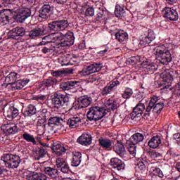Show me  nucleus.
<instances>
[{"label": "nucleus", "instance_id": "f3484780", "mask_svg": "<svg viewBox=\"0 0 180 180\" xmlns=\"http://www.w3.org/2000/svg\"><path fill=\"white\" fill-rule=\"evenodd\" d=\"M92 102V98L89 96H82L77 99V102H75V105H79V108L84 109L88 108Z\"/></svg>", "mask_w": 180, "mask_h": 180}, {"label": "nucleus", "instance_id": "58836bf2", "mask_svg": "<svg viewBox=\"0 0 180 180\" xmlns=\"http://www.w3.org/2000/svg\"><path fill=\"white\" fill-rule=\"evenodd\" d=\"M52 150L56 155H63L67 151L65 147L61 146L60 144L53 146Z\"/></svg>", "mask_w": 180, "mask_h": 180}, {"label": "nucleus", "instance_id": "49530a36", "mask_svg": "<svg viewBox=\"0 0 180 180\" xmlns=\"http://www.w3.org/2000/svg\"><path fill=\"white\" fill-rule=\"evenodd\" d=\"M133 95V90L130 88H126L124 92L122 94V97L124 99H129Z\"/></svg>", "mask_w": 180, "mask_h": 180}, {"label": "nucleus", "instance_id": "9b49d317", "mask_svg": "<svg viewBox=\"0 0 180 180\" xmlns=\"http://www.w3.org/2000/svg\"><path fill=\"white\" fill-rule=\"evenodd\" d=\"M162 13L166 19H168V20H172V22H176V20H178V19H179L178 12L176 11V10L172 8L165 7L162 11Z\"/></svg>", "mask_w": 180, "mask_h": 180}, {"label": "nucleus", "instance_id": "8fccbe9b", "mask_svg": "<svg viewBox=\"0 0 180 180\" xmlns=\"http://www.w3.org/2000/svg\"><path fill=\"white\" fill-rule=\"evenodd\" d=\"M67 161L65 159L63 158H58L56 159V167L57 168H61V167H64L65 165H67Z\"/></svg>", "mask_w": 180, "mask_h": 180}, {"label": "nucleus", "instance_id": "09e8293b", "mask_svg": "<svg viewBox=\"0 0 180 180\" xmlns=\"http://www.w3.org/2000/svg\"><path fill=\"white\" fill-rule=\"evenodd\" d=\"M146 162H144L143 163H136V169L137 171L141 172V174H143V172H146V170L147 169V168L146 167Z\"/></svg>", "mask_w": 180, "mask_h": 180}, {"label": "nucleus", "instance_id": "ddd939ff", "mask_svg": "<svg viewBox=\"0 0 180 180\" xmlns=\"http://www.w3.org/2000/svg\"><path fill=\"white\" fill-rule=\"evenodd\" d=\"M155 39V34L153 30H148L147 34L141 36L139 41V47H145L147 44H150Z\"/></svg>", "mask_w": 180, "mask_h": 180}, {"label": "nucleus", "instance_id": "dca6fc26", "mask_svg": "<svg viewBox=\"0 0 180 180\" xmlns=\"http://www.w3.org/2000/svg\"><path fill=\"white\" fill-rule=\"evenodd\" d=\"M110 165L115 172L124 171L126 165L124 162L122 161L117 158H113L110 160Z\"/></svg>", "mask_w": 180, "mask_h": 180}, {"label": "nucleus", "instance_id": "423d86ee", "mask_svg": "<svg viewBox=\"0 0 180 180\" xmlns=\"http://www.w3.org/2000/svg\"><path fill=\"white\" fill-rule=\"evenodd\" d=\"M59 35V49L60 47H70L74 44L75 41V37H74V32L71 31H67L65 34L63 32H58Z\"/></svg>", "mask_w": 180, "mask_h": 180}, {"label": "nucleus", "instance_id": "7c9ffc66", "mask_svg": "<svg viewBox=\"0 0 180 180\" xmlns=\"http://www.w3.org/2000/svg\"><path fill=\"white\" fill-rule=\"evenodd\" d=\"M82 161V153L81 152H73L72 158L71 160L72 167H79Z\"/></svg>", "mask_w": 180, "mask_h": 180}, {"label": "nucleus", "instance_id": "de8ad7c7", "mask_svg": "<svg viewBox=\"0 0 180 180\" xmlns=\"http://www.w3.org/2000/svg\"><path fill=\"white\" fill-rule=\"evenodd\" d=\"M169 77H170L169 79L165 78L163 79L162 85H165L163 89H168V88H169V86L172 84V76L169 75Z\"/></svg>", "mask_w": 180, "mask_h": 180}, {"label": "nucleus", "instance_id": "a878e982", "mask_svg": "<svg viewBox=\"0 0 180 180\" xmlns=\"http://www.w3.org/2000/svg\"><path fill=\"white\" fill-rule=\"evenodd\" d=\"M18 74L15 72H10L8 76L6 77L4 80V84H6V86L11 89L12 88V84H15L18 79Z\"/></svg>", "mask_w": 180, "mask_h": 180}, {"label": "nucleus", "instance_id": "5701e85b", "mask_svg": "<svg viewBox=\"0 0 180 180\" xmlns=\"http://www.w3.org/2000/svg\"><path fill=\"white\" fill-rule=\"evenodd\" d=\"M44 171L46 175L49 176V178H52V179H57L60 176V172L56 168L46 167H44Z\"/></svg>", "mask_w": 180, "mask_h": 180}, {"label": "nucleus", "instance_id": "774afa93", "mask_svg": "<svg viewBox=\"0 0 180 180\" xmlns=\"http://www.w3.org/2000/svg\"><path fill=\"white\" fill-rule=\"evenodd\" d=\"M71 64H72V63H71L70 62V59H68V58H67L66 57H64V58H63V59H62V65L63 66H64V65H70Z\"/></svg>", "mask_w": 180, "mask_h": 180}, {"label": "nucleus", "instance_id": "20e7f679", "mask_svg": "<svg viewBox=\"0 0 180 180\" xmlns=\"http://www.w3.org/2000/svg\"><path fill=\"white\" fill-rule=\"evenodd\" d=\"M103 68V65L102 63H94L91 65H89L86 68H84L82 70L77 72V77L79 78H82L84 77H86L88 75H91V74H95V72H99Z\"/></svg>", "mask_w": 180, "mask_h": 180}, {"label": "nucleus", "instance_id": "0e129e2a", "mask_svg": "<svg viewBox=\"0 0 180 180\" xmlns=\"http://www.w3.org/2000/svg\"><path fill=\"white\" fill-rule=\"evenodd\" d=\"M173 139L175 140L176 143H177L178 146H180V134L176 133L173 135Z\"/></svg>", "mask_w": 180, "mask_h": 180}, {"label": "nucleus", "instance_id": "4be33fe9", "mask_svg": "<svg viewBox=\"0 0 180 180\" xmlns=\"http://www.w3.org/2000/svg\"><path fill=\"white\" fill-rule=\"evenodd\" d=\"M82 122V119L81 117L75 115L68 120L67 124L69 125L70 129H76Z\"/></svg>", "mask_w": 180, "mask_h": 180}, {"label": "nucleus", "instance_id": "f704fd0d", "mask_svg": "<svg viewBox=\"0 0 180 180\" xmlns=\"http://www.w3.org/2000/svg\"><path fill=\"white\" fill-rule=\"evenodd\" d=\"M63 120L59 117H51L49 118L48 124L51 127H56V126H61Z\"/></svg>", "mask_w": 180, "mask_h": 180}, {"label": "nucleus", "instance_id": "052dcab7", "mask_svg": "<svg viewBox=\"0 0 180 180\" xmlns=\"http://www.w3.org/2000/svg\"><path fill=\"white\" fill-rule=\"evenodd\" d=\"M56 3L59 5H65L68 6V5H71V0H56Z\"/></svg>", "mask_w": 180, "mask_h": 180}, {"label": "nucleus", "instance_id": "bf43d9fd", "mask_svg": "<svg viewBox=\"0 0 180 180\" xmlns=\"http://www.w3.org/2000/svg\"><path fill=\"white\" fill-rule=\"evenodd\" d=\"M9 11V10L6 9V10H0V18H1V19H6V20H9V17L6 15H5L6 12Z\"/></svg>", "mask_w": 180, "mask_h": 180}, {"label": "nucleus", "instance_id": "ea45409f", "mask_svg": "<svg viewBox=\"0 0 180 180\" xmlns=\"http://www.w3.org/2000/svg\"><path fill=\"white\" fill-rule=\"evenodd\" d=\"M15 46L18 50L22 51L25 50V49H30V47H34V46H30L29 43L25 41H18L15 43Z\"/></svg>", "mask_w": 180, "mask_h": 180}, {"label": "nucleus", "instance_id": "c03bdc74", "mask_svg": "<svg viewBox=\"0 0 180 180\" xmlns=\"http://www.w3.org/2000/svg\"><path fill=\"white\" fill-rule=\"evenodd\" d=\"M56 82L57 79L49 77V79L43 81L42 85L43 86H45V88H50V86H53V85H54V84H56Z\"/></svg>", "mask_w": 180, "mask_h": 180}, {"label": "nucleus", "instance_id": "412c9836", "mask_svg": "<svg viewBox=\"0 0 180 180\" xmlns=\"http://www.w3.org/2000/svg\"><path fill=\"white\" fill-rule=\"evenodd\" d=\"M115 39L120 44H126L129 40V34L122 30L115 33Z\"/></svg>", "mask_w": 180, "mask_h": 180}, {"label": "nucleus", "instance_id": "c85d7f7f", "mask_svg": "<svg viewBox=\"0 0 180 180\" xmlns=\"http://www.w3.org/2000/svg\"><path fill=\"white\" fill-rule=\"evenodd\" d=\"M77 143L82 146H89L92 143V136L88 134H83L77 139Z\"/></svg>", "mask_w": 180, "mask_h": 180}, {"label": "nucleus", "instance_id": "c756f323", "mask_svg": "<svg viewBox=\"0 0 180 180\" xmlns=\"http://www.w3.org/2000/svg\"><path fill=\"white\" fill-rule=\"evenodd\" d=\"M114 151L120 155V157H124V154H126V149L124 148V145L122 141H117L114 146Z\"/></svg>", "mask_w": 180, "mask_h": 180}, {"label": "nucleus", "instance_id": "7ed1b4c3", "mask_svg": "<svg viewBox=\"0 0 180 180\" xmlns=\"http://www.w3.org/2000/svg\"><path fill=\"white\" fill-rule=\"evenodd\" d=\"M1 161H4L7 168H12L13 169L18 168L21 162L20 157L13 154H4L1 156Z\"/></svg>", "mask_w": 180, "mask_h": 180}, {"label": "nucleus", "instance_id": "f257e3e1", "mask_svg": "<svg viewBox=\"0 0 180 180\" xmlns=\"http://www.w3.org/2000/svg\"><path fill=\"white\" fill-rule=\"evenodd\" d=\"M153 53L158 61L164 65H167L172 61L171 52H169V50L165 49L164 45L155 47L153 50Z\"/></svg>", "mask_w": 180, "mask_h": 180}, {"label": "nucleus", "instance_id": "79ce46f5", "mask_svg": "<svg viewBox=\"0 0 180 180\" xmlns=\"http://www.w3.org/2000/svg\"><path fill=\"white\" fill-rule=\"evenodd\" d=\"M152 174L155 176H159V178H167V174H164L162 171H161V169L158 167H152Z\"/></svg>", "mask_w": 180, "mask_h": 180}, {"label": "nucleus", "instance_id": "f8f14e48", "mask_svg": "<svg viewBox=\"0 0 180 180\" xmlns=\"http://www.w3.org/2000/svg\"><path fill=\"white\" fill-rule=\"evenodd\" d=\"M25 34H26V30H25L23 27H16L9 31L8 33V39L19 40V39L23 37Z\"/></svg>", "mask_w": 180, "mask_h": 180}, {"label": "nucleus", "instance_id": "69168bd1", "mask_svg": "<svg viewBox=\"0 0 180 180\" xmlns=\"http://www.w3.org/2000/svg\"><path fill=\"white\" fill-rule=\"evenodd\" d=\"M52 51H54V49H53L52 48H49V47H43L42 49H41V52L44 53V54H47L49 53H51Z\"/></svg>", "mask_w": 180, "mask_h": 180}, {"label": "nucleus", "instance_id": "e2e57ef3", "mask_svg": "<svg viewBox=\"0 0 180 180\" xmlns=\"http://www.w3.org/2000/svg\"><path fill=\"white\" fill-rule=\"evenodd\" d=\"M64 73V70H56L52 72V75L53 77H61Z\"/></svg>", "mask_w": 180, "mask_h": 180}, {"label": "nucleus", "instance_id": "6ab92c4d", "mask_svg": "<svg viewBox=\"0 0 180 180\" xmlns=\"http://www.w3.org/2000/svg\"><path fill=\"white\" fill-rule=\"evenodd\" d=\"M79 84V82L76 80L65 82L60 84V88L63 91H71V89L77 88Z\"/></svg>", "mask_w": 180, "mask_h": 180}, {"label": "nucleus", "instance_id": "37998d69", "mask_svg": "<svg viewBox=\"0 0 180 180\" xmlns=\"http://www.w3.org/2000/svg\"><path fill=\"white\" fill-rule=\"evenodd\" d=\"M127 147L128 148V151H129V154L132 157H136V153L137 151V150L136 149V144L131 143L127 141Z\"/></svg>", "mask_w": 180, "mask_h": 180}, {"label": "nucleus", "instance_id": "72a5a7b5", "mask_svg": "<svg viewBox=\"0 0 180 180\" xmlns=\"http://www.w3.org/2000/svg\"><path fill=\"white\" fill-rule=\"evenodd\" d=\"M143 140H144V136H143L142 134L136 133L132 135L128 141L136 145L139 144V143H141Z\"/></svg>", "mask_w": 180, "mask_h": 180}, {"label": "nucleus", "instance_id": "4c0bfd02", "mask_svg": "<svg viewBox=\"0 0 180 180\" xmlns=\"http://www.w3.org/2000/svg\"><path fill=\"white\" fill-rule=\"evenodd\" d=\"M19 115V110L13 107H11L6 111V116L8 118L12 120L15 119Z\"/></svg>", "mask_w": 180, "mask_h": 180}, {"label": "nucleus", "instance_id": "13d9d810", "mask_svg": "<svg viewBox=\"0 0 180 180\" xmlns=\"http://www.w3.org/2000/svg\"><path fill=\"white\" fill-rule=\"evenodd\" d=\"M140 116H141L140 114H139L138 112L135 111V110L134 109L132 112L130 114V117L131 119V120H137L136 119L138 117H140Z\"/></svg>", "mask_w": 180, "mask_h": 180}, {"label": "nucleus", "instance_id": "a19ab883", "mask_svg": "<svg viewBox=\"0 0 180 180\" xmlns=\"http://www.w3.org/2000/svg\"><path fill=\"white\" fill-rule=\"evenodd\" d=\"M124 6L117 4L115 9V15L116 18H123L125 13Z\"/></svg>", "mask_w": 180, "mask_h": 180}, {"label": "nucleus", "instance_id": "3c124183", "mask_svg": "<svg viewBox=\"0 0 180 180\" xmlns=\"http://www.w3.org/2000/svg\"><path fill=\"white\" fill-rule=\"evenodd\" d=\"M148 155L152 158H160V157H162V154L155 151V150H150L148 152Z\"/></svg>", "mask_w": 180, "mask_h": 180}, {"label": "nucleus", "instance_id": "a18cd8bd", "mask_svg": "<svg viewBox=\"0 0 180 180\" xmlns=\"http://www.w3.org/2000/svg\"><path fill=\"white\" fill-rule=\"evenodd\" d=\"M134 109L141 116V115H143V112L146 110V105H144V103H143V100L141 101Z\"/></svg>", "mask_w": 180, "mask_h": 180}, {"label": "nucleus", "instance_id": "aec40b11", "mask_svg": "<svg viewBox=\"0 0 180 180\" xmlns=\"http://www.w3.org/2000/svg\"><path fill=\"white\" fill-rule=\"evenodd\" d=\"M119 85H120L119 80L110 82L109 84L103 88L102 94L109 95V94H112V91H113L116 86H119Z\"/></svg>", "mask_w": 180, "mask_h": 180}, {"label": "nucleus", "instance_id": "bb28decb", "mask_svg": "<svg viewBox=\"0 0 180 180\" xmlns=\"http://www.w3.org/2000/svg\"><path fill=\"white\" fill-rule=\"evenodd\" d=\"M26 176L27 180H47V176L43 173L29 172Z\"/></svg>", "mask_w": 180, "mask_h": 180}, {"label": "nucleus", "instance_id": "338daca9", "mask_svg": "<svg viewBox=\"0 0 180 180\" xmlns=\"http://www.w3.org/2000/svg\"><path fill=\"white\" fill-rule=\"evenodd\" d=\"M13 71V72H15V74H17V77H20V75H19L20 72H22V68H20V67L14 66Z\"/></svg>", "mask_w": 180, "mask_h": 180}, {"label": "nucleus", "instance_id": "39448f33", "mask_svg": "<svg viewBox=\"0 0 180 180\" xmlns=\"http://www.w3.org/2000/svg\"><path fill=\"white\" fill-rule=\"evenodd\" d=\"M52 106L55 109H60L63 108L65 103H68L70 101V96L67 94H63L61 93H56L53 96H51Z\"/></svg>", "mask_w": 180, "mask_h": 180}, {"label": "nucleus", "instance_id": "9d476101", "mask_svg": "<svg viewBox=\"0 0 180 180\" xmlns=\"http://www.w3.org/2000/svg\"><path fill=\"white\" fill-rule=\"evenodd\" d=\"M30 16H32V10L30 8H21L17 11L15 20L19 23H23V21Z\"/></svg>", "mask_w": 180, "mask_h": 180}, {"label": "nucleus", "instance_id": "4468645a", "mask_svg": "<svg viewBox=\"0 0 180 180\" xmlns=\"http://www.w3.org/2000/svg\"><path fill=\"white\" fill-rule=\"evenodd\" d=\"M46 33V27L44 25H39L36 28L31 30L28 33V37L32 39H37L41 36H44Z\"/></svg>", "mask_w": 180, "mask_h": 180}, {"label": "nucleus", "instance_id": "393cba45", "mask_svg": "<svg viewBox=\"0 0 180 180\" xmlns=\"http://www.w3.org/2000/svg\"><path fill=\"white\" fill-rule=\"evenodd\" d=\"M30 80L29 79H17L15 83L11 84V91H16L18 89H22L24 86H26Z\"/></svg>", "mask_w": 180, "mask_h": 180}, {"label": "nucleus", "instance_id": "2f4dec72", "mask_svg": "<svg viewBox=\"0 0 180 180\" xmlns=\"http://www.w3.org/2000/svg\"><path fill=\"white\" fill-rule=\"evenodd\" d=\"M161 144V137L158 135L153 136L148 142L150 148H158Z\"/></svg>", "mask_w": 180, "mask_h": 180}, {"label": "nucleus", "instance_id": "6e6552de", "mask_svg": "<svg viewBox=\"0 0 180 180\" xmlns=\"http://www.w3.org/2000/svg\"><path fill=\"white\" fill-rule=\"evenodd\" d=\"M69 24L67 20H58L52 21L48 25V27L51 32H56V33H60L66 30L68 28Z\"/></svg>", "mask_w": 180, "mask_h": 180}, {"label": "nucleus", "instance_id": "cd10ccee", "mask_svg": "<svg viewBox=\"0 0 180 180\" xmlns=\"http://www.w3.org/2000/svg\"><path fill=\"white\" fill-rule=\"evenodd\" d=\"M142 68L148 74H154L157 71V67L154 63L144 61L142 63Z\"/></svg>", "mask_w": 180, "mask_h": 180}, {"label": "nucleus", "instance_id": "680f3d73", "mask_svg": "<svg viewBox=\"0 0 180 180\" xmlns=\"http://www.w3.org/2000/svg\"><path fill=\"white\" fill-rule=\"evenodd\" d=\"M174 94V95H176V96H180V82H179L178 84L175 85Z\"/></svg>", "mask_w": 180, "mask_h": 180}, {"label": "nucleus", "instance_id": "c9c22d12", "mask_svg": "<svg viewBox=\"0 0 180 180\" xmlns=\"http://www.w3.org/2000/svg\"><path fill=\"white\" fill-rule=\"evenodd\" d=\"M37 112V110H36V107L33 105V104H30L23 112V115L25 117H29L33 116V115H36Z\"/></svg>", "mask_w": 180, "mask_h": 180}, {"label": "nucleus", "instance_id": "473e14b6", "mask_svg": "<svg viewBox=\"0 0 180 180\" xmlns=\"http://www.w3.org/2000/svg\"><path fill=\"white\" fill-rule=\"evenodd\" d=\"M104 105L107 109H109L110 110H115V109H117L119 103H117V101L115 98L111 97L105 102Z\"/></svg>", "mask_w": 180, "mask_h": 180}, {"label": "nucleus", "instance_id": "6e6d98bb", "mask_svg": "<svg viewBox=\"0 0 180 180\" xmlns=\"http://www.w3.org/2000/svg\"><path fill=\"white\" fill-rule=\"evenodd\" d=\"M46 154H47V149L43 147H40L38 152V155L39 158H43L44 157H45Z\"/></svg>", "mask_w": 180, "mask_h": 180}, {"label": "nucleus", "instance_id": "f03ea898", "mask_svg": "<svg viewBox=\"0 0 180 180\" xmlns=\"http://www.w3.org/2000/svg\"><path fill=\"white\" fill-rule=\"evenodd\" d=\"M164 106H165L164 103L160 101V96L153 95L150 97V100L146 107V112L149 113L152 110L153 113L160 115L164 109Z\"/></svg>", "mask_w": 180, "mask_h": 180}, {"label": "nucleus", "instance_id": "1a4fd4ad", "mask_svg": "<svg viewBox=\"0 0 180 180\" xmlns=\"http://www.w3.org/2000/svg\"><path fill=\"white\" fill-rule=\"evenodd\" d=\"M58 32L52 33L42 38V41L39 43V46H44L48 43H54L53 45V49H59L60 44V35Z\"/></svg>", "mask_w": 180, "mask_h": 180}, {"label": "nucleus", "instance_id": "a211bd4d", "mask_svg": "<svg viewBox=\"0 0 180 180\" xmlns=\"http://www.w3.org/2000/svg\"><path fill=\"white\" fill-rule=\"evenodd\" d=\"M1 130L6 134H16L18 133V126L14 123H8L1 126Z\"/></svg>", "mask_w": 180, "mask_h": 180}, {"label": "nucleus", "instance_id": "2eb2a0df", "mask_svg": "<svg viewBox=\"0 0 180 180\" xmlns=\"http://www.w3.org/2000/svg\"><path fill=\"white\" fill-rule=\"evenodd\" d=\"M53 11H54V6L51 4H45L39 9V16L41 19H48Z\"/></svg>", "mask_w": 180, "mask_h": 180}, {"label": "nucleus", "instance_id": "864d4df0", "mask_svg": "<svg viewBox=\"0 0 180 180\" xmlns=\"http://www.w3.org/2000/svg\"><path fill=\"white\" fill-rule=\"evenodd\" d=\"M167 155L174 158V157H178V153H176L175 149L170 148L167 152Z\"/></svg>", "mask_w": 180, "mask_h": 180}, {"label": "nucleus", "instance_id": "e433bc0d", "mask_svg": "<svg viewBox=\"0 0 180 180\" xmlns=\"http://www.w3.org/2000/svg\"><path fill=\"white\" fill-rule=\"evenodd\" d=\"M22 137L23 140L27 141V143H32L33 146H36V144H37V142L36 141V138H34V136L31 134H29L27 132H24L22 134Z\"/></svg>", "mask_w": 180, "mask_h": 180}, {"label": "nucleus", "instance_id": "b1692460", "mask_svg": "<svg viewBox=\"0 0 180 180\" xmlns=\"http://www.w3.org/2000/svg\"><path fill=\"white\" fill-rule=\"evenodd\" d=\"M112 140L108 138H100L98 139L100 147L106 151H110L112 150Z\"/></svg>", "mask_w": 180, "mask_h": 180}, {"label": "nucleus", "instance_id": "5fc2aeb1", "mask_svg": "<svg viewBox=\"0 0 180 180\" xmlns=\"http://www.w3.org/2000/svg\"><path fill=\"white\" fill-rule=\"evenodd\" d=\"M86 16H94L95 15V9L94 7H89L85 11Z\"/></svg>", "mask_w": 180, "mask_h": 180}, {"label": "nucleus", "instance_id": "603ef678", "mask_svg": "<svg viewBox=\"0 0 180 180\" xmlns=\"http://www.w3.org/2000/svg\"><path fill=\"white\" fill-rule=\"evenodd\" d=\"M99 79H101V77H99L96 74H93L89 75L88 82L92 83V82H95V81H99Z\"/></svg>", "mask_w": 180, "mask_h": 180}, {"label": "nucleus", "instance_id": "0eeeda50", "mask_svg": "<svg viewBox=\"0 0 180 180\" xmlns=\"http://www.w3.org/2000/svg\"><path fill=\"white\" fill-rule=\"evenodd\" d=\"M105 115H106V112L103 108L93 106L91 107L87 112V119L91 122H92V120L97 122V120H101Z\"/></svg>", "mask_w": 180, "mask_h": 180}, {"label": "nucleus", "instance_id": "4d7b16f0", "mask_svg": "<svg viewBox=\"0 0 180 180\" xmlns=\"http://www.w3.org/2000/svg\"><path fill=\"white\" fill-rule=\"evenodd\" d=\"M60 169L63 174H70V166H68V163H66V165L62 166Z\"/></svg>", "mask_w": 180, "mask_h": 180}]
</instances>
